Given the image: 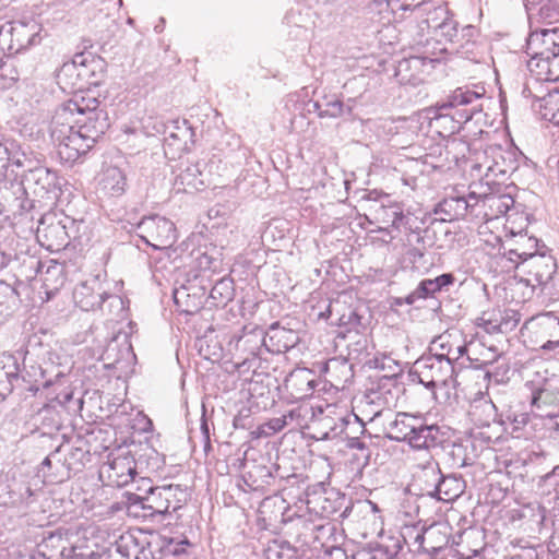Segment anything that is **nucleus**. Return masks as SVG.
I'll use <instances>...</instances> for the list:
<instances>
[{"mask_svg": "<svg viewBox=\"0 0 559 559\" xmlns=\"http://www.w3.org/2000/svg\"><path fill=\"white\" fill-rule=\"evenodd\" d=\"M515 269L525 277L523 281L532 288L545 287L557 272L556 259L548 253H536L516 263Z\"/></svg>", "mask_w": 559, "mask_h": 559, "instance_id": "5", "label": "nucleus"}, {"mask_svg": "<svg viewBox=\"0 0 559 559\" xmlns=\"http://www.w3.org/2000/svg\"><path fill=\"white\" fill-rule=\"evenodd\" d=\"M139 236L155 250L170 248L177 240L176 227L164 216L143 217L136 225Z\"/></svg>", "mask_w": 559, "mask_h": 559, "instance_id": "4", "label": "nucleus"}, {"mask_svg": "<svg viewBox=\"0 0 559 559\" xmlns=\"http://www.w3.org/2000/svg\"><path fill=\"white\" fill-rule=\"evenodd\" d=\"M415 10L420 12H427V17L424 23L427 24L428 28H433L436 32L439 29V25L441 22H445L451 14L445 5H438L433 8H428V3L421 1L414 5Z\"/></svg>", "mask_w": 559, "mask_h": 559, "instance_id": "29", "label": "nucleus"}, {"mask_svg": "<svg viewBox=\"0 0 559 559\" xmlns=\"http://www.w3.org/2000/svg\"><path fill=\"white\" fill-rule=\"evenodd\" d=\"M531 342L544 350L559 347V318L552 313L539 314L525 323Z\"/></svg>", "mask_w": 559, "mask_h": 559, "instance_id": "6", "label": "nucleus"}, {"mask_svg": "<svg viewBox=\"0 0 559 559\" xmlns=\"http://www.w3.org/2000/svg\"><path fill=\"white\" fill-rule=\"evenodd\" d=\"M10 163L15 165L16 167L27 168L28 170L32 171V160L27 157L25 152L19 150L13 152L10 150Z\"/></svg>", "mask_w": 559, "mask_h": 559, "instance_id": "42", "label": "nucleus"}, {"mask_svg": "<svg viewBox=\"0 0 559 559\" xmlns=\"http://www.w3.org/2000/svg\"><path fill=\"white\" fill-rule=\"evenodd\" d=\"M490 352H491L490 358L483 360L484 365L492 364L499 357V355L492 348H490Z\"/></svg>", "mask_w": 559, "mask_h": 559, "instance_id": "56", "label": "nucleus"}, {"mask_svg": "<svg viewBox=\"0 0 559 559\" xmlns=\"http://www.w3.org/2000/svg\"><path fill=\"white\" fill-rule=\"evenodd\" d=\"M411 5H412L411 3H403V4H402V8L406 10V9H409V8H411Z\"/></svg>", "mask_w": 559, "mask_h": 559, "instance_id": "61", "label": "nucleus"}, {"mask_svg": "<svg viewBox=\"0 0 559 559\" xmlns=\"http://www.w3.org/2000/svg\"><path fill=\"white\" fill-rule=\"evenodd\" d=\"M266 349L272 353H285L294 348L300 341L298 332L273 323L265 332Z\"/></svg>", "mask_w": 559, "mask_h": 559, "instance_id": "15", "label": "nucleus"}, {"mask_svg": "<svg viewBox=\"0 0 559 559\" xmlns=\"http://www.w3.org/2000/svg\"><path fill=\"white\" fill-rule=\"evenodd\" d=\"M144 492L143 510L144 515H165L170 510L177 511L188 500L187 489L181 485H165L154 487L150 479H142V486L138 488Z\"/></svg>", "mask_w": 559, "mask_h": 559, "instance_id": "2", "label": "nucleus"}, {"mask_svg": "<svg viewBox=\"0 0 559 559\" xmlns=\"http://www.w3.org/2000/svg\"><path fill=\"white\" fill-rule=\"evenodd\" d=\"M201 432L204 441V447L210 448V428L206 418L204 415L201 418Z\"/></svg>", "mask_w": 559, "mask_h": 559, "instance_id": "51", "label": "nucleus"}, {"mask_svg": "<svg viewBox=\"0 0 559 559\" xmlns=\"http://www.w3.org/2000/svg\"><path fill=\"white\" fill-rule=\"evenodd\" d=\"M440 475L441 471L438 463H429L421 468V472L417 477V481L420 483L423 496H428L430 498L435 497Z\"/></svg>", "mask_w": 559, "mask_h": 559, "instance_id": "25", "label": "nucleus"}, {"mask_svg": "<svg viewBox=\"0 0 559 559\" xmlns=\"http://www.w3.org/2000/svg\"><path fill=\"white\" fill-rule=\"evenodd\" d=\"M94 106H84L81 102L70 99L57 110L51 121V139L57 145L61 159L72 163L90 151L108 129L109 123L103 110Z\"/></svg>", "mask_w": 559, "mask_h": 559, "instance_id": "1", "label": "nucleus"}, {"mask_svg": "<svg viewBox=\"0 0 559 559\" xmlns=\"http://www.w3.org/2000/svg\"><path fill=\"white\" fill-rule=\"evenodd\" d=\"M451 337H452V334L445 333V334L440 335L433 343L435 344H439V346L443 350L447 352L449 346H453L452 344H450V338Z\"/></svg>", "mask_w": 559, "mask_h": 559, "instance_id": "52", "label": "nucleus"}, {"mask_svg": "<svg viewBox=\"0 0 559 559\" xmlns=\"http://www.w3.org/2000/svg\"><path fill=\"white\" fill-rule=\"evenodd\" d=\"M211 298L217 300L219 304L225 305L233 299L231 282L222 280L217 282L211 290Z\"/></svg>", "mask_w": 559, "mask_h": 559, "instance_id": "38", "label": "nucleus"}, {"mask_svg": "<svg viewBox=\"0 0 559 559\" xmlns=\"http://www.w3.org/2000/svg\"><path fill=\"white\" fill-rule=\"evenodd\" d=\"M35 27H29L22 22L9 23L8 27H1L5 34V39L1 41V47L7 48L9 55L17 53L35 43L37 33Z\"/></svg>", "mask_w": 559, "mask_h": 559, "instance_id": "11", "label": "nucleus"}, {"mask_svg": "<svg viewBox=\"0 0 559 559\" xmlns=\"http://www.w3.org/2000/svg\"><path fill=\"white\" fill-rule=\"evenodd\" d=\"M171 546H173V542H170L167 547H168V551L174 555H179L181 551H183V549L179 548L178 545H175L173 548H171Z\"/></svg>", "mask_w": 559, "mask_h": 559, "instance_id": "57", "label": "nucleus"}, {"mask_svg": "<svg viewBox=\"0 0 559 559\" xmlns=\"http://www.w3.org/2000/svg\"><path fill=\"white\" fill-rule=\"evenodd\" d=\"M544 99V107L552 109L554 107L557 108V112L554 114V118H558L559 122V90L555 88L547 94H545V97H542Z\"/></svg>", "mask_w": 559, "mask_h": 559, "instance_id": "43", "label": "nucleus"}, {"mask_svg": "<svg viewBox=\"0 0 559 559\" xmlns=\"http://www.w3.org/2000/svg\"><path fill=\"white\" fill-rule=\"evenodd\" d=\"M438 290L431 278L423 280L418 286L405 297L406 305H414L420 299L433 297Z\"/></svg>", "mask_w": 559, "mask_h": 559, "instance_id": "33", "label": "nucleus"}, {"mask_svg": "<svg viewBox=\"0 0 559 559\" xmlns=\"http://www.w3.org/2000/svg\"><path fill=\"white\" fill-rule=\"evenodd\" d=\"M49 274H58V275H60L61 274V269L59 266H57V265L49 266L47 269L46 275H49Z\"/></svg>", "mask_w": 559, "mask_h": 559, "instance_id": "58", "label": "nucleus"}, {"mask_svg": "<svg viewBox=\"0 0 559 559\" xmlns=\"http://www.w3.org/2000/svg\"><path fill=\"white\" fill-rule=\"evenodd\" d=\"M373 218L380 226L379 230L384 231L389 226L399 228L404 219L403 209L399 204L379 205L373 210Z\"/></svg>", "mask_w": 559, "mask_h": 559, "instance_id": "23", "label": "nucleus"}, {"mask_svg": "<svg viewBox=\"0 0 559 559\" xmlns=\"http://www.w3.org/2000/svg\"><path fill=\"white\" fill-rule=\"evenodd\" d=\"M75 304L84 311L95 310L97 308L104 310V304L109 301V307H116L122 310V299L117 295H108L96 280L85 282L76 286L73 292Z\"/></svg>", "mask_w": 559, "mask_h": 559, "instance_id": "7", "label": "nucleus"}, {"mask_svg": "<svg viewBox=\"0 0 559 559\" xmlns=\"http://www.w3.org/2000/svg\"><path fill=\"white\" fill-rule=\"evenodd\" d=\"M546 480L555 485L556 497L559 499V465L555 466L552 472L546 475Z\"/></svg>", "mask_w": 559, "mask_h": 559, "instance_id": "49", "label": "nucleus"}, {"mask_svg": "<svg viewBox=\"0 0 559 559\" xmlns=\"http://www.w3.org/2000/svg\"><path fill=\"white\" fill-rule=\"evenodd\" d=\"M402 549L400 537L389 536L372 548L371 559H394Z\"/></svg>", "mask_w": 559, "mask_h": 559, "instance_id": "30", "label": "nucleus"}, {"mask_svg": "<svg viewBox=\"0 0 559 559\" xmlns=\"http://www.w3.org/2000/svg\"><path fill=\"white\" fill-rule=\"evenodd\" d=\"M407 255L415 262L417 259H421L424 253L420 249L413 247L407 250Z\"/></svg>", "mask_w": 559, "mask_h": 559, "instance_id": "53", "label": "nucleus"}, {"mask_svg": "<svg viewBox=\"0 0 559 559\" xmlns=\"http://www.w3.org/2000/svg\"><path fill=\"white\" fill-rule=\"evenodd\" d=\"M538 240L535 237H527L526 235H519L514 242V247L506 252V255L511 262L515 264L523 261L524 258H528L536 254V248Z\"/></svg>", "mask_w": 559, "mask_h": 559, "instance_id": "24", "label": "nucleus"}, {"mask_svg": "<svg viewBox=\"0 0 559 559\" xmlns=\"http://www.w3.org/2000/svg\"><path fill=\"white\" fill-rule=\"evenodd\" d=\"M486 154V160L484 163H479L476 167L481 170L485 169V177L489 181H497L502 179L508 174V169L506 167L504 159L499 151H492L491 159Z\"/></svg>", "mask_w": 559, "mask_h": 559, "instance_id": "26", "label": "nucleus"}, {"mask_svg": "<svg viewBox=\"0 0 559 559\" xmlns=\"http://www.w3.org/2000/svg\"><path fill=\"white\" fill-rule=\"evenodd\" d=\"M198 171V168L195 166L188 167L183 173L179 175V178L181 179V182H187L188 186H192L197 188V183L194 180H190V177L194 176V174Z\"/></svg>", "mask_w": 559, "mask_h": 559, "instance_id": "48", "label": "nucleus"}, {"mask_svg": "<svg viewBox=\"0 0 559 559\" xmlns=\"http://www.w3.org/2000/svg\"><path fill=\"white\" fill-rule=\"evenodd\" d=\"M449 355L439 354L424 356L415 362V370L419 382L428 389H444L450 396L452 390L456 386L454 367L449 360Z\"/></svg>", "mask_w": 559, "mask_h": 559, "instance_id": "3", "label": "nucleus"}, {"mask_svg": "<svg viewBox=\"0 0 559 559\" xmlns=\"http://www.w3.org/2000/svg\"><path fill=\"white\" fill-rule=\"evenodd\" d=\"M392 415L393 414L390 409L381 408L373 413L370 420L385 416V418L389 419L388 424L384 426L385 437L390 440L407 442L408 437H411L412 432L415 431L416 425L419 424L420 417L406 413H399L395 415L394 419H391Z\"/></svg>", "mask_w": 559, "mask_h": 559, "instance_id": "10", "label": "nucleus"}, {"mask_svg": "<svg viewBox=\"0 0 559 559\" xmlns=\"http://www.w3.org/2000/svg\"><path fill=\"white\" fill-rule=\"evenodd\" d=\"M444 441V436L440 432L437 425H425L419 418V424L408 437L407 443L417 450H431L440 447Z\"/></svg>", "mask_w": 559, "mask_h": 559, "instance_id": "16", "label": "nucleus"}, {"mask_svg": "<svg viewBox=\"0 0 559 559\" xmlns=\"http://www.w3.org/2000/svg\"><path fill=\"white\" fill-rule=\"evenodd\" d=\"M10 148L0 142V178L5 176L8 165L10 164Z\"/></svg>", "mask_w": 559, "mask_h": 559, "instance_id": "46", "label": "nucleus"}, {"mask_svg": "<svg viewBox=\"0 0 559 559\" xmlns=\"http://www.w3.org/2000/svg\"><path fill=\"white\" fill-rule=\"evenodd\" d=\"M111 469L116 473L119 486L127 485L130 480H133L135 475V467L133 462L127 457L115 459L110 465Z\"/></svg>", "mask_w": 559, "mask_h": 559, "instance_id": "31", "label": "nucleus"}, {"mask_svg": "<svg viewBox=\"0 0 559 559\" xmlns=\"http://www.w3.org/2000/svg\"><path fill=\"white\" fill-rule=\"evenodd\" d=\"M523 94L525 96H532L538 100H542L544 103V99L542 97H545V95H539V94H536V93H533L532 91V87L530 85H526L523 90Z\"/></svg>", "mask_w": 559, "mask_h": 559, "instance_id": "54", "label": "nucleus"}, {"mask_svg": "<svg viewBox=\"0 0 559 559\" xmlns=\"http://www.w3.org/2000/svg\"><path fill=\"white\" fill-rule=\"evenodd\" d=\"M19 364L14 355H0V399L4 400L13 390V381L19 378Z\"/></svg>", "mask_w": 559, "mask_h": 559, "instance_id": "20", "label": "nucleus"}, {"mask_svg": "<svg viewBox=\"0 0 559 559\" xmlns=\"http://www.w3.org/2000/svg\"><path fill=\"white\" fill-rule=\"evenodd\" d=\"M469 203L465 197H449L438 204L437 213L444 214L445 219L453 221L463 217L468 210Z\"/></svg>", "mask_w": 559, "mask_h": 559, "instance_id": "28", "label": "nucleus"}, {"mask_svg": "<svg viewBox=\"0 0 559 559\" xmlns=\"http://www.w3.org/2000/svg\"><path fill=\"white\" fill-rule=\"evenodd\" d=\"M174 299H175V301H176V302H178V299H177V293H175V295H174Z\"/></svg>", "mask_w": 559, "mask_h": 559, "instance_id": "64", "label": "nucleus"}, {"mask_svg": "<svg viewBox=\"0 0 559 559\" xmlns=\"http://www.w3.org/2000/svg\"><path fill=\"white\" fill-rule=\"evenodd\" d=\"M344 112V104L340 99L328 102L324 109H320L319 117L337 118Z\"/></svg>", "mask_w": 559, "mask_h": 559, "instance_id": "40", "label": "nucleus"}, {"mask_svg": "<svg viewBox=\"0 0 559 559\" xmlns=\"http://www.w3.org/2000/svg\"><path fill=\"white\" fill-rule=\"evenodd\" d=\"M294 548L287 542L273 540L265 549L266 559H292Z\"/></svg>", "mask_w": 559, "mask_h": 559, "instance_id": "34", "label": "nucleus"}, {"mask_svg": "<svg viewBox=\"0 0 559 559\" xmlns=\"http://www.w3.org/2000/svg\"><path fill=\"white\" fill-rule=\"evenodd\" d=\"M526 52L531 56L527 62L547 61L559 51V28H544L530 34Z\"/></svg>", "mask_w": 559, "mask_h": 559, "instance_id": "8", "label": "nucleus"}, {"mask_svg": "<svg viewBox=\"0 0 559 559\" xmlns=\"http://www.w3.org/2000/svg\"><path fill=\"white\" fill-rule=\"evenodd\" d=\"M431 280L435 283L438 293L442 290H448V288L455 282V277L452 273H444Z\"/></svg>", "mask_w": 559, "mask_h": 559, "instance_id": "44", "label": "nucleus"}, {"mask_svg": "<svg viewBox=\"0 0 559 559\" xmlns=\"http://www.w3.org/2000/svg\"><path fill=\"white\" fill-rule=\"evenodd\" d=\"M559 403V388L554 382H545L540 388L536 389L532 395V406L539 413L540 417H557L556 413L548 411Z\"/></svg>", "mask_w": 559, "mask_h": 559, "instance_id": "17", "label": "nucleus"}, {"mask_svg": "<svg viewBox=\"0 0 559 559\" xmlns=\"http://www.w3.org/2000/svg\"><path fill=\"white\" fill-rule=\"evenodd\" d=\"M343 372L345 373L346 378L349 377V372H350L349 370H343Z\"/></svg>", "mask_w": 559, "mask_h": 559, "instance_id": "62", "label": "nucleus"}, {"mask_svg": "<svg viewBox=\"0 0 559 559\" xmlns=\"http://www.w3.org/2000/svg\"><path fill=\"white\" fill-rule=\"evenodd\" d=\"M144 492H130L128 493V503L130 507H140L143 510Z\"/></svg>", "mask_w": 559, "mask_h": 559, "instance_id": "47", "label": "nucleus"}, {"mask_svg": "<svg viewBox=\"0 0 559 559\" xmlns=\"http://www.w3.org/2000/svg\"><path fill=\"white\" fill-rule=\"evenodd\" d=\"M297 413L296 411H289L287 414L272 418L266 424L265 427H267L272 432H278L283 430L287 426V417H296Z\"/></svg>", "mask_w": 559, "mask_h": 559, "instance_id": "41", "label": "nucleus"}, {"mask_svg": "<svg viewBox=\"0 0 559 559\" xmlns=\"http://www.w3.org/2000/svg\"><path fill=\"white\" fill-rule=\"evenodd\" d=\"M439 36L453 45V50L456 52H468L464 50L472 38L476 34V28L472 25L464 26L461 31L457 29V22L449 17L445 22H441L439 29L436 32Z\"/></svg>", "mask_w": 559, "mask_h": 559, "instance_id": "14", "label": "nucleus"}, {"mask_svg": "<svg viewBox=\"0 0 559 559\" xmlns=\"http://www.w3.org/2000/svg\"><path fill=\"white\" fill-rule=\"evenodd\" d=\"M35 175L37 176L38 180L45 179L49 186L56 178L55 174H52L48 168H37L35 170Z\"/></svg>", "mask_w": 559, "mask_h": 559, "instance_id": "50", "label": "nucleus"}, {"mask_svg": "<svg viewBox=\"0 0 559 559\" xmlns=\"http://www.w3.org/2000/svg\"><path fill=\"white\" fill-rule=\"evenodd\" d=\"M465 490V480L455 474L440 475L435 499L443 502L456 500Z\"/></svg>", "mask_w": 559, "mask_h": 559, "instance_id": "21", "label": "nucleus"}, {"mask_svg": "<svg viewBox=\"0 0 559 559\" xmlns=\"http://www.w3.org/2000/svg\"><path fill=\"white\" fill-rule=\"evenodd\" d=\"M485 378L489 383L503 384L510 379V369L507 365H499L495 370H487Z\"/></svg>", "mask_w": 559, "mask_h": 559, "instance_id": "39", "label": "nucleus"}, {"mask_svg": "<svg viewBox=\"0 0 559 559\" xmlns=\"http://www.w3.org/2000/svg\"><path fill=\"white\" fill-rule=\"evenodd\" d=\"M467 353V347L464 344H457L455 346H449L447 353H441L442 356L449 355V360H457L460 357L464 356ZM453 365V362H451Z\"/></svg>", "mask_w": 559, "mask_h": 559, "instance_id": "45", "label": "nucleus"}, {"mask_svg": "<svg viewBox=\"0 0 559 559\" xmlns=\"http://www.w3.org/2000/svg\"><path fill=\"white\" fill-rule=\"evenodd\" d=\"M229 346L247 356H258L262 346L266 348L265 331L258 325H245L240 334H234Z\"/></svg>", "mask_w": 559, "mask_h": 559, "instance_id": "13", "label": "nucleus"}, {"mask_svg": "<svg viewBox=\"0 0 559 559\" xmlns=\"http://www.w3.org/2000/svg\"><path fill=\"white\" fill-rule=\"evenodd\" d=\"M527 68L535 76L536 82L559 81V51L555 52L547 61L527 62Z\"/></svg>", "mask_w": 559, "mask_h": 559, "instance_id": "22", "label": "nucleus"}, {"mask_svg": "<svg viewBox=\"0 0 559 559\" xmlns=\"http://www.w3.org/2000/svg\"><path fill=\"white\" fill-rule=\"evenodd\" d=\"M36 237L39 243L51 252L66 249L70 243L66 226L52 214L41 217L37 226Z\"/></svg>", "mask_w": 559, "mask_h": 559, "instance_id": "9", "label": "nucleus"}, {"mask_svg": "<svg viewBox=\"0 0 559 559\" xmlns=\"http://www.w3.org/2000/svg\"><path fill=\"white\" fill-rule=\"evenodd\" d=\"M98 187L106 195L120 197L127 188L126 174L116 166H108L100 174Z\"/></svg>", "mask_w": 559, "mask_h": 559, "instance_id": "18", "label": "nucleus"}, {"mask_svg": "<svg viewBox=\"0 0 559 559\" xmlns=\"http://www.w3.org/2000/svg\"><path fill=\"white\" fill-rule=\"evenodd\" d=\"M348 445L349 448L357 450H364L366 448L365 443L357 438L352 439Z\"/></svg>", "mask_w": 559, "mask_h": 559, "instance_id": "55", "label": "nucleus"}, {"mask_svg": "<svg viewBox=\"0 0 559 559\" xmlns=\"http://www.w3.org/2000/svg\"><path fill=\"white\" fill-rule=\"evenodd\" d=\"M48 281H49V278H48V276H46V277L44 278V283H45V285H46V286H48V284H47V282H48Z\"/></svg>", "mask_w": 559, "mask_h": 559, "instance_id": "63", "label": "nucleus"}, {"mask_svg": "<svg viewBox=\"0 0 559 559\" xmlns=\"http://www.w3.org/2000/svg\"><path fill=\"white\" fill-rule=\"evenodd\" d=\"M394 304H395L396 306H402V305L406 304V302H405V298H396V299H395V301H394Z\"/></svg>", "mask_w": 559, "mask_h": 559, "instance_id": "59", "label": "nucleus"}, {"mask_svg": "<svg viewBox=\"0 0 559 559\" xmlns=\"http://www.w3.org/2000/svg\"><path fill=\"white\" fill-rule=\"evenodd\" d=\"M306 371L293 372L287 379V386L296 390V394L299 396L306 395L311 389V381L307 378Z\"/></svg>", "mask_w": 559, "mask_h": 559, "instance_id": "35", "label": "nucleus"}, {"mask_svg": "<svg viewBox=\"0 0 559 559\" xmlns=\"http://www.w3.org/2000/svg\"><path fill=\"white\" fill-rule=\"evenodd\" d=\"M50 459L49 457H46L43 462V465H46V466H49L50 465Z\"/></svg>", "mask_w": 559, "mask_h": 559, "instance_id": "60", "label": "nucleus"}, {"mask_svg": "<svg viewBox=\"0 0 559 559\" xmlns=\"http://www.w3.org/2000/svg\"><path fill=\"white\" fill-rule=\"evenodd\" d=\"M192 131L186 121L182 123L174 122L166 130L164 148L165 153H181L188 148V142L191 140Z\"/></svg>", "mask_w": 559, "mask_h": 559, "instance_id": "19", "label": "nucleus"}, {"mask_svg": "<svg viewBox=\"0 0 559 559\" xmlns=\"http://www.w3.org/2000/svg\"><path fill=\"white\" fill-rule=\"evenodd\" d=\"M117 551L126 558L138 556L139 545L136 539L131 534L121 535L117 540Z\"/></svg>", "mask_w": 559, "mask_h": 559, "instance_id": "37", "label": "nucleus"}, {"mask_svg": "<svg viewBox=\"0 0 559 559\" xmlns=\"http://www.w3.org/2000/svg\"><path fill=\"white\" fill-rule=\"evenodd\" d=\"M431 60H428V63H430ZM427 64V59L421 57H409L407 59H403L399 62L396 67V73L395 75L399 78V80L402 83H411L416 84L418 81V78L415 73H412L407 75L408 71H414L416 73H419L423 67Z\"/></svg>", "mask_w": 559, "mask_h": 559, "instance_id": "27", "label": "nucleus"}, {"mask_svg": "<svg viewBox=\"0 0 559 559\" xmlns=\"http://www.w3.org/2000/svg\"><path fill=\"white\" fill-rule=\"evenodd\" d=\"M480 97L481 94L475 91L459 87L448 97L447 102L439 106V109L444 110L464 106L465 108L457 110L455 116H457L459 122H467L479 111L480 106L475 103H477Z\"/></svg>", "mask_w": 559, "mask_h": 559, "instance_id": "12", "label": "nucleus"}, {"mask_svg": "<svg viewBox=\"0 0 559 559\" xmlns=\"http://www.w3.org/2000/svg\"><path fill=\"white\" fill-rule=\"evenodd\" d=\"M472 416L480 426H489L496 419L497 408L490 401H483L473 407Z\"/></svg>", "mask_w": 559, "mask_h": 559, "instance_id": "32", "label": "nucleus"}, {"mask_svg": "<svg viewBox=\"0 0 559 559\" xmlns=\"http://www.w3.org/2000/svg\"><path fill=\"white\" fill-rule=\"evenodd\" d=\"M86 62L87 57L84 53L75 55L70 63H64L61 69V74L71 75L76 71V75L79 78L86 76Z\"/></svg>", "mask_w": 559, "mask_h": 559, "instance_id": "36", "label": "nucleus"}]
</instances>
